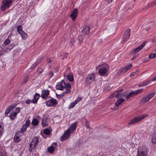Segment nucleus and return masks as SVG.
Segmentation results:
<instances>
[{
  "label": "nucleus",
  "instance_id": "nucleus-6",
  "mask_svg": "<svg viewBox=\"0 0 156 156\" xmlns=\"http://www.w3.org/2000/svg\"><path fill=\"white\" fill-rule=\"evenodd\" d=\"M70 84L69 83H66L65 80H62L60 82L58 83L57 84L56 87L58 90H62L64 88H65L66 87H67V86Z\"/></svg>",
  "mask_w": 156,
  "mask_h": 156
},
{
  "label": "nucleus",
  "instance_id": "nucleus-46",
  "mask_svg": "<svg viewBox=\"0 0 156 156\" xmlns=\"http://www.w3.org/2000/svg\"><path fill=\"white\" fill-rule=\"evenodd\" d=\"M75 43V42L74 41H71L70 42V45L71 46H72Z\"/></svg>",
  "mask_w": 156,
  "mask_h": 156
},
{
  "label": "nucleus",
  "instance_id": "nucleus-62",
  "mask_svg": "<svg viewBox=\"0 0 156 156\" xmlns=\"http://www.w3.org/2000/svg\"><path fill=\"white\" fill-rule=\"evenodd\" d=\"M48 87H50V88H51V87L50 86H48Z\"/></svg>",
  "mask_w": 156,
  "mask_h": 156
},
{
  "label": "nucleus",
  "instance_id": "nucleus-52",
  "mask_svg": "<svg viewBox=\"0 0 156 156\" xmlns=\"http://www.w3.org/2000/svg\"><path fill=\"white\" fill-rule=\"evenodd\" d=\"M28 80V77L27 76H26L25 77V78L24 79V81L25 82H26Z\"/></svg>",
  "mask_w": 156,
  "mask_h": 156
},
{
  "label": "nucleus",
  "instance_id": "nucleus-8",
  "mask_svg": "<svg viewBox=\"0 0 156 156\" xmlns=\"http://www.w3.org/2000/svg\"><path fill=\"white\" fill-rule=\"evenodd\" d=\"M95 78V75L94 73H91L88 75L86 79V82L87 84L92 83Z\"/></svg>",
  "mask_w": 156,
  "mask_h": 156
},
{
  "label": "nucleus",
  "instance_id": "nucleus-57",
  "mask_svg": "<svg viewBox=\"0 0 156 156\" xmlns=\"http://www.w3.org/2000/svg\"><path fill=\"white\" fill-rule=\"evenodd\" d=\"M106 1L108 2V3H110L112 2V0H106Z\"/></svg>",
  "mask_w": 156,
  "mask_h": 156
},
{
  "label": "nucleus",
  "instance_id": "nucleus-29",
  "mask_svg": "<svg viewBox=\"0 0 156 156\" xmlns=\"http://www.w3.org/2000/svg\"><path fill=\"white\" fill-rule=\"evenodd\" d=\"M67 79L70 81H72L73 80L74 77L72 73H70L68 75Z\"/></svg>",
  "mask_w": 156,
  "mask_h": 156
},
{
  "label": "nucleus",
  "instance_id": "nucleus-36",
  "mask_svg": "<svg viewBox=\"0 0 156 156\" xmlns=\"http://www.w3.org/2000/svg\"><path fill=\"white\" fill-rule=\"evenodd\" d=\"M14 45V44L13 43H11L9 46L6 47V50L8 49H9V50H11L13 48Z\"/></svg>",
  "mask_w": 156,
  "mask_h": 156
},
{
  "label": "nucleus",
  "instance_id": "nucleus-30",
  "mask_svg": "<svg viewBox=\"0 0 156 156\" xmlns=\"http://www.w3.org/2000/svg\"><path fill=\"white\" fill-rule=\"evenodd\" d=\"M151 141L153 144H154L156 143V133L153 134Z\"/></svg>",
  "mask_w": 156,
  "mask_h": 156
},
{
  "label": "nucleus",
  "instance_id": "nucleus-31",
  "mask_svg": "<svg viewBox=\"0 0 156 156\" xmlns=\"http://www.w3.org/2000/svg\"><path fill=\"white\" fill-rule=\"evenodd\" d=\"M39 122L36 119H33L32 122V124L34 126H36L38 125Z\"/></svg>",
  "mask_w": 156,
  "mask_h": 156
},
{
  "label": "nucleus",
  "instance_id": "nucleus-1",
  "mask_svg": "<svg viewBox=\"0 0 156 156\" xmlns=\"http://www.w3.org/2000/svg\"><path fill=\"white\" fill-rule=\"evenodd\" d=\"M76 126L77 124L76 122L72 124L68 129L65 131L61 137V140L63 141L68 139L70 137V134L73 133L76 129Z\"/></svg>",
  "mask_w": 156,
  "mask_h": 156
},
{
  "label": "nucleus",
  "instance_id": "nucleus-38",
  "mask_svg": "<svg viewBox=\"0 0 156 156\" xmlns=\"http://www.w3.org/2000/svg\"><path fill=\"white\" fill-rule=\"evenodd\" d=\"M156 57V54L153 53L150 54L149 56V58L151 59H153Z\"/></svg>",
  "mask_w": 156,
  "mask_h": 156
},
{
  "label": "nucleus",
  "instance_id": "nucleus-16",
  "mask_svg": "<svg viewBox=\"0 0 156 156\" xmlns=\"http://www.w3.org/2000/svg\"><path fill=\"white\" fill-rule=\"evenodd\" d=\"M133 66L132 64H130L128 66H127L124 68L121 69L119 71L120 73H124L127 72V70L131 68Z\"/></svg>",
  "mask_w": 156,
  "mask_h": 156
},
{
  "label": "nucleus",
  "instance_id": "nucleus-26",
  "mask_svg": "<svg viewBox=\"0 0 156 156\" xmlns=\"http://www.w3.org/2000/svg\"><path fill=\"white\" fill-rule=\"evenodd\" d=\"M126 95L124 96L126 99H128L130 98L131 97H133L134 96L133 93V91L129 93V94L127 93V92H126Z\"/></svg>",
  "mask_w": 156,
  "mask_h": 156
},
{
  "label": "nucleus",
  "instance_id": "nucleus-42",
  "mask_svg": "<svg viewBox=\"0 0 156 156\" xmlns=\"http://www.w3.org/2000/svg\"><path fill=\"white\" fill-rule=\"evenodd\" d=\"M115 97L116 98V95L115 92L114 93L110 95L109 98H111Z\"/></svg>",
  "mask_w": 156,
  "mask_h": 156
},
{
  "label": "nucleus",
  "instance_id": "nucleus-15",
  "mask_svg": "<svg viewBox=\"0 0 156 156\" xmlns=\"http://www.w3.org/2000/svg\"><path fill=\"white\" fill-rule=\"evenodd\" d=\"M17 105L16 104L14 103L9 106L5 110V114L6 115H8L10 111L14 108Z\"/></svg>",
  "mask_w": 156,
  "mask_h": 156
},
{
  "label": "nucleus",
  "instance_id": "nucleus-22",
  "mask_svg": "<svg viewBox=\"0 0 156 156\" xmlns=\"http://www.w3.org/2000/svg\"><path fill=\"white\" fill-rule=\"evenodd\" d=\"M90 30L89 26L88 25H86L84 27L82 32L83 34H87L89 33Z\"/></svg>",
  "mask_w": 156,
  "mask_h": 156
},
{
  "label": "nucleus",
  "instance_id": "nucleus-11",
  "mask_svg": "<svg viewBox=\"0 0 156 156\" xmlns=\"http://www.w3.org/2000/svg\"><path fill=\"white\" fill-rule=\"evenodd\" d=\"M125 101V99L123 98H119L117 100L115 104L114 107L112 109L114 110H117L119 109V106L121 105Z\"/></svg>",
  "mask_w": 156,
  "mask_h": 156
},
{
  "label": "nucleus",
  "instance_id": "nucleus-55",
  "mask_svg": "<svg viewBox=\"0 0 156 156\" xmlns=\"http://www.w3.org/2000/svg\"><path fill=\"white\" fill-rule=\"evenodd\" d=\"M138 86L139 87H142L143 86H144V85L143 84V83H142L139 84L138 85Z\"/></svg>",
  "mask_w": 156,
  "mask_h": 156
},
{
  "label": "nucleus",
  "instance_id": "nucleus-61",
  "mask_svg": "<svg viewBox=\"0 0 156 156\" xmlns=\"http://www.w3.org/2000/svg\"><path fill=\"white\" fill-rule=\"evenodd\" d=\"M154 52L156 53V49L155 50Z\"/></svg>",
  "mask_w": 156,
  "mask_h": 156
},
{
  "label": "nucleus",
  "instance_id": "nucleus-53",
  "mask_svg": "<svg viewBox=\"0 0 156 156\" xmlns=\"http://www.w3.org/2000/svg\"><path fill=\"white\" fill-rule=\"evenodd\" d=\"M0 156H5V155L3 152L0 151Z\"/></svg>",
  "mask_w": 156,
  "mask_h": 156
},
{
  "label": "nucleus",
  "instance_id": "nucleus-44",
  "mask_svg": "<svg viewBox=\"0 0 156 156\" xmlns=\"http://www.w3.org/2000/svg\"><path fill=\"white\" fill-rule=\"evenodd\" d=\"M56 95L57 97L58 98H61L63 97L62 94H56Z\"/></svg>",
  "mask_w": 156,
  "mask_h": 156
},
{
  "label": "nucleus",
  "instance_id": "nucleus-34",
  "mask_svg": "<svg viewBox=\"0 0 156 156\" xmlns=\"http://www.w3.org/2000/svg\"><path fill=\"white\" fill-rule=\"evenodd\" d=\"M4 132L3 126L0 124V137L2 135Z\"/></svg>",
  "mask_w": 156,
  "mask_h": 156
},
{
  "label": "nucleus",
  "instance_id": "nucleus-43",
  "mask_svg": "<svg viewBox=\"0 0 156 156\" xmlns=\"http://www.w3.org/2000/svg\"><path fill=\"white\" fill-rule=\"evenodd\" d=\"M20 108L19 107H17L16 108V112L17 114L20 112Z\"/></svg>",
  "mask_w": 156,
  "mask_h": 156
},
{
  "label": "nucleus",
  "instance_id": "nucleus-2",
  "mask_svg": "<svg viewBox=\"0 0 156 156\" xmlns=\"http://www.w3.org/2000/svg\"><path fill=\"white\" fill-rule=\"evenodd\" d=\"M147 114H143L141 115L134 117L128 123L129 125H132L139 122L143 119L147 117Z\"/></svg>",
  "mask_w": 156,
  "mask_h": 156
},
{
  "label": "nucleus",
  "instance_id": "nucleus-49",
  "mask_svg": "<svg viewBox=\"0 0 156 156\" xmlns=\"http://www.w3.org/2000/svg\"><path fill=\"white\" fill-rule=\"evenodd\" d=\"M4 54V52L3 50H1L0 51V57L2 55H3Z\"/></svg>",
  "mask_w": 156,
  "mask_h": 156
},
{
  "label": "nucleus",
  "instance_id": "nucleus-23",
  "mask_svg": "<svg viewBox=\"0 0 156 156\" xmlns=\"http://www.w3.org/2000/svg\"><path fill=\"white\" fill-rule=\"evenodd\" d=\"M40 97V95L37 93H36L34 96L33 101L34 104H36L37 103Z\"/></svg>",
  "mask_w": 156,
  "mask_h": 156
},
{
  "label": "nucleus",
  "instance_id": "nucleus-39",
  "mask_svg": "<svg viewBox=\"0 0 156 156\" xmlns=\"http://www.w3.org/2000/svg\"><path fill=\"white\" fill-rule=\"evenodd\" d=\"M10 42V40L8 39H6L4 42L3 44L5 45L8 44Z\"/></svg>",
  "mask_w": 156,
  "mask_h": 156
},
{
  "label": "nucleus",
  "instance_id": "nucleus-33",
  "mask_svg": "<svg viewBox=\"0 0 156 156\" xmlns=\"http://www.w3.org/2000/svg\"><path fill=\"white\" fill-rule=\"evenodd\" d=\"M143 90V89H138L137 90H136L135 91H133L134 94V96L135 95H137V94L140 93L141 91H142Z\"/></svg>",
  "mask_w": 156,
  "mask_h": 156
},
{
  "label": "nucleus",
  "instance_id": "nucleus-19",
  "mask_svg": "<svg viewBox=\"0 0 156 156\" xmlns=\"http://www.w3.org/2000/svg\"><path fill=\"white\" fill-rule=\"evenodd\" d=\"M123 90L122 89H121L115 92L117 98H118L119 97H124L125 96V95H126V93L125 92L121 93V92Z\"/></svg>",
  "mask_w": 156,
  "mask_h": 156
},
{
  "label": "nucleus",
  "instance_id": "nucleus-20",
  "mask_svg": "<svg viewBox=\"0 0 156 156\" xmlns=\"http://www.w3.org/2000/svg\"><path fill=\"white\" fill-rule=\"evenodd\" d=\"M67 87H66L65 88L66 91L63 93L62 94L63 96L64 97L65 95L70 93L71 92V85L70 84H69L67 86Z\"/></svg>",
  "mask_w": 156,
  "mask_h": 156
},
{
  "label": "nucleus",
  "instance_id": "nucleus-63",
  "mask_svg": "<svg viewBox=\"0 0 156 156\" xmlns=\"http://www.w3.org/2000/svg\"><path fill=\"white\" fill-rule=\"evenodd\" d=\"M52 76H53V73H52Z\"/></svg>",
  "mask_w": 156,
  "mask_h": 156
},
{
  "label": "nucleus",
  "instance_id": "nucleus-60",
  "mask_svg": "<svg viewBox=\"0 0 156 156\" xmlns=\"http://www.w3.org/2000/svg\"><path fill=\"white\" fill-rule=\"evenodd\" d=\"M53 144H55V145H56V143H53Z\"/></svg>",
  "mask_w": 156,
  "mask_h": 156
},
{
  "label": "nucleus",
  "instance_id": "nucleus-56",
  "mask_svg": "<svg viewBox=\"0 0 156 156\" xmlns=\"http://www.w3.org/2000/svg\"><path fill=\"white\" fill-rule=\"evenodd\" d=\"M86 125L87 128H89V125L87 124V121L86 122Z\"/></svg>",
  "mask_w": 156,
  "mask_h": 156
},
{
  "label": "nucleus",
  "instance_id": "nucleus-17",
  "mask_svg": "<svg viewBox=\"0 0 156 156\" xmlns=\"http://www.w3.org/2000/svg\"><path fill=\"white\" fill-rule=\"evenodd\" d=\"M49 94V91L48 90H42L41 97L43 99H47Z\"/></svg>",
  "mask_w": 156,
  "mask_h": 156
},
{
  "label": "nucleus",
  "instance_id": "nucleus-18",
  "mask_svg": "<svg viewBox=\"0 0 156 156\" xmlns=\"http://www.w3.org/2000/svg\"><path fill=\"white\" fill-rule=\"evenodd\" d=\"M78 14V10L77 9H75L73 11L72 13L70 14V16L74 21L76 18Z\"/></svg>",
  "mask_w": 156,
  "mask_h": 156
},
{
  "label": "nucleus",
  "instance_id": "nucleus-7",
  "mask_svg": "<svg viewBox=\"0 0 156 156\" xmlns=\"http://www.w3.org/2000/svg\"><path fill=\"white\" fill-rule=\"evenodd\" d=\"M17 31L20 34L23 39H25L27 37L28 34L25 33L22 30V27L21 25L17 27Z\"/></svg>",
  "mask_w": 156,
  "mask_h": 156
},
{
  "label": "nucleus",
  "instance_id": "nucleus-5",
  "mask_svg": "<svg viewBox=\"0 0 156 156\" xmlns=\"http://www.w3.org/2000/svg\"><path fill=\"white\" fill-rule=\"evenodd\" d=\"M147 150L146 146H140L138 149L137 156H146Z\"/></svg>",
  "mask_w": 156,
  "mask_h": 156
},
{
  "label": "nucleus",
  "instance_id": "nucleus-10",
  "mask_svg": "<svg viewBox=\"0 0 156 156\" xmlns=\"http://www.w3.org/2000/svg\"><path fill=\"white\" fill-rule=\"evenodd\" d=\"M155 95V93H152L148 94V95L144 97L140 102L141 104L144 103L148 101L151 98Z\"/></svg>",
  "mask_w": 156,
  "mask_h": 156
},
{
  "label": "nucleus",
  "instance_id": "nucleus-37",
  "mask_svg": "<svg viewBox=\"0 0 156 156\" xmlns=\"http://www.w3.org/2000/svg\"><path fill=\"white\" fill-rule=\"evenodd\" d=\"M16 134L20 137L24 135V133L21 132V131H17Z\"/></svg>",
  "mask_w": 156,
  "mask_h": 156
},
{
  "label": "nucleus",
  "instance_id": "nucleus-45",
  "mask_svg": "<svg viewBox=\"0 0 156 156\" xmlns=\"http://www.w3.org/2000/svg\"><path fill=\"white\" fill-rule=\"evenodd\" d=\"M143 83L144 86H145L147 85L149 83V82L148 81H145Z\"/></svg>",
  "mask_w": 156,
  "mask_h": 156
},
{
  "label": "nucleus",
  "instance_id": "nucleus-12",
  "mask_svg": "<svg viewBox=\"0 0 156 156\" xmlns=\"http://www.w3.org/2000/svg\"><path fill=\"white\" fill-rule=\"evenodd\" d=\"M57 104L56 100L52 98L46 102V105L48 107L54 106Z\"/></svg>",
  "mask_w": 156,
  "mask_h": 156
},
{
  "label": "nucleus",
  "instance_id": "nucleus-27",
  "mask_svg": "<svg viewBox=\"0 0 156 156\" xmlns=\"http://www.w3.org/2000/svg\"><path fill=\"white\" fill-rule=\"evenodd\" d=\"M17 113L15 112H12L10 113L9 116L11 119L12 120H14L17 116Z\"/></svg>",
  "mask_w": 156,
  "mask_h": 156
},
{
  "label": "nucleus",
  "instance_id": "nucleus-54",
  "mask_svg": "<svg viewBox=\"0 0 156 156\" xmlns=\"http://www.w3.org/2000/svg\"><path fill=\"white\" fill-rule=\"evenodd\" d=\"M137 57V56H133L131 59V60H133L135 59Z\"/></svg>",
  "mask_w": 156,
  "mask_h": 156
},
{
  "label": "nucleus",
  "instance_id": "nucleus-9",
  "mask_svg": "<svg viewBox=\"0 0 156 156\" xmlns=\"http://www.w3.org/2000/svg\"><path fill=\"white\" fill-rule=\"evenodd\" d=\"M130 30L127 29L125 32V34L123 36V40L122 41V43H125L129 39L130 36Z\"/></svg>",
  "mask_w": 156,
  "mask_h": 156
},
{
  "label": "nucleus",
  "instance_id": "nucleus-24",
  "mask_svg": "<svg viewBox=\"0 0 156 156\" xmlns=\"http://www.w3.org/2000/svg\"><path fill=\"white\" fill-rule=\"evenodd\" d=\"M22 138L21 137H20L16 134L15 135L14 137V140L16 143H19L22 140Z\"/></svg>",
  "mask_w": 156,
  "mask_h": 156
},
{
  "label": "nucleus",
  "instance_id": "nucleus-58",
  "mask_svg": "<svg viewBox=\"0 0 156 156\" xmlns=\"http://www.w3.org/2000/svg\"><path fill=\"white\" fill-rule=\"evenodd\" d=\"M47 62L48 63H50L51 62V60L50 59H47Z\"/></svg>",
  "mask_w": 156,
  "mask_h": 156
},
{
  "label": "nucleus",
  "instance_id": "nucleus-13",
  "mask_svg": "<svg viewBox=\"0 0 156 156\" xmlns=\"http://www.w3.org/2000/svg\"><path fill=\"white\" fill-rule=\"evenodd\" d=\"M30 121L27 120L26 121L25 123L22 126L20 129V131L21 132L23 133H24L26 131L27 128L28 127L30 124Z\"/></svg>",
  "mask_w": 156,
  "mask_h": 156
},
{
  "label": "nucleus",
  "instance_id": "nucleus-3",
  "mask_svg": "<svg viewBox=\"0 0 156 156\" xmlns=\"http://www.w3.org/2000/svg\"><path fill=\"white\" fill-rule=\"evenodd\" d=\"M39 142V138L37 136L34 137L30 143L29 147V151L31 152L33 150L35 149Z\"/></svg>",
  "mask_w": 156,
  "mask_h": 156
},
{
  "label": "nucleus",
  "instance_id": "nucleus-28",
  "mask_svg": "<svg viewBox=\"0 0 156 156\" xmlns=\"http://www.w3.org/2000/svg\"><path fill=\"white\" fill-rule=\"evenodd\" d=\"M80 101V100H76L73 102L69 106V108L70 109L74 107L75 105L76 104Z\"/></svg>",
  "mask_w": 156,
  "mask_h": 156
},
{
  "label": "nucleus",
  "instance_id": "nucleus-14",
  "mask_svg": "<svg viewBox=\"0 0 156 156\" xmlns=\"http://www.w3.org/2000/svg\"><path fill=\"white\" fill-rule=\"evenodd\" d=\"M146 44V41H144L143 44L138 47L137 48L134 49L132 51V53L133 54H135L136 53L139 52L140 50L142 49L145 46Z\"/></svg>",
  "mask_w": 156,
  "mask_h": 156
},
{
  "label": "nucleus",
  "instance_id": "nucleus-32",
  "mask_svg": "<svg viewBox=\"0 0 156 156\" xmlns=\"http://www.w3.org/2000/svg\"><path fill=\"white\" fill-rule=\"evenodd\" d=\"M55 150L54 147L52 146H50L49 147L48 149V151L50 153H52Z\"/></svg>",
  "mask_w": 156,
  "mask_h": 156
},
{
  "label": "nucleus",
  "instance_id": "nucleus-21",
  "mask_svg": "<svg viewBox=\"0 0 156 156\" xmlns=\"http://www.w3.org/2000/svg\"><path fill=\"white\" fill-rule=\"evenodd\" d=\"M49 119L48 118H45L42 120V124L43 127L46 126L48 125Z\"/></svg>",
  "mask_w": 156,
  "mask_h": 156
},
{
  "label": "nucleus",
  "instance_id": "nucleus-40",
  "mask_svg": "<svg viewBox=\"0 0 156 156\" xmlns=\"http://www.w3.org/2000/svg\"><path fill=\"white\" fill-rule=\"evenodd\" d=\"M155 5H156V0H154L151 2L149 5V6L150 7H152Z\"/></svg>",
  "mask_w": 156,
  "mask_h": 156
},
{
  "label": "nucleus",
  "instance_id": "nucleus-35",
  "mask_svg": "<svg viewBox=\"0 0 156 156\" xmlns=\"http://www.w3.org/2000/svg\"><path fill=\"white\" fill-rule=\"evenodd\" d=\"M44 133L47 135H49L51 133V131L50 129H46L44 131Z\"/></svg>",
  "mask_w": 156,
  "mask_h": 156
},
{
  "label": "nucleus",
  "instance_id": "nucleus-48",
  "mask_svg": "<svg viewBox=\"0 0 156 156\" xmlns=\"http://www.w3.org/2000/svg\"><path fill=\"white\" fill-rule=\"evenodd\" d=\"M41 60L39 62H35L34 64V65L33 66H34V67L36 66L37 64H38L39 63L41 60Z\"/></svg>",
  "mask_w": 156,
  "mask_h": 156
},
{
  "label": "nucleus",
  "instance_id": "nucleus-51",
  "mask_svg": "<svg viewBox=\"0 0 156 156\" xmlns=\"http://www.w3.org/2000/svg\"><path fill=\"white\" fill-rule=\"evenodd\" d=\"M152 81H156V75L151 80Z\"/></svg>",
  "mask_w": 156,
  "mask_h": 156
},
{
  "label": "nucleus",
  "instance_id": "nucleus-4",
  "mask_svg": "<svg viewBox=\"0 0 156 156\" xmlns=\"http://www.w3.org/2000/svg\"><path fill=\"white\" fill-rule=\"evenodd\" d=\"M12 0H2L1 9L5 11L7 8H9L12 4Z\"/></svg>",
  "mask_w": 156,
  "mask_h": 156
},
{
  "label": "nucleus",
  "instance_id": "nucleus-25",
  "mask_svg": "<svg viewBox=\"0 0 156 156\" xmlns=\"http://www.w3.org/2000/svg\"><path fill=\"white\" fill-rule=\"evenodd\" d=\"M107 72V69L105 67H102L99 70V73L101 75L105 74Z\"/></svg>",
  "mask_w": 156,
  "mask_h": 156
},
{
  "label": "nucleus",
  "instance_id": "nucleus-41",
  "mask_svg": "<svg viewBox=\"0 0 156 156\" xmlns=\"http://www.w3.org/2000/svg\"><path fill=\"white\" fill-rule=\"evenodd\" d=\"M33 100H26L25 101V103L27 104H29L30 103H34V102L33 101Z\"/></svg>",
  "mask_w": 156,
  "mask_h": 156
},
{
  "label": "nucleus",
  "instance_id": "nucleus-59",
  "mask_svg": "<svg viewBox=\"0 0 156 156\" xmlns=\"http://www.w3.org/2000/svg\"><path fill=\"white\" fill-rule=\"evenodd\" d=\"M139 71H138V70H136L135 72L134 73H136V74H137V73H139Z\"/></svg>",
  "mask_w": 156,
  "mask_h": 156
},
{
  "label": "nucleus",
  "instance_id": "nucleus-47",
  "mask_svg": "<svg viewBox=\"0 0 156 156\" xmlns=\"http://www.w3.org/2000/svg\"><path fill=\"white\" fill-rule=\"evenodd\" d=\"M148 61L149 59L148 58H144L143 60V61L144 62H147Z\"/></svg>",
  "mask_w": 156,
  "mask_h": 156
},
{
  "label": "nucleus",
  "instance_id": "nucleus-50",
  "mask_svg": "<svg viewBox=\"0 0 156 156\" xmlns=\"http://www.w3.org/2000/svg\"><path fill=\"white\" fill-rule=\"evenodd\" d=\"M136 74V73H134V72H133L132 73H131L130 75V77H132V76H134V75H135Z\"/></svg>",
  "mask_w": 156,
  "mask_h": 156
}]
</instances>
